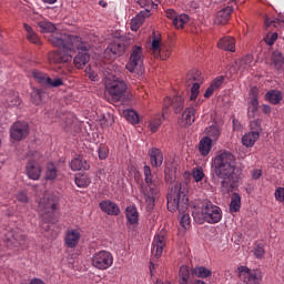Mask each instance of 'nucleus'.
<instances>
[{
	"mask_svg": "<svg viewBox=\"0 0 284 284\" xmlns=\"http://www.w3.org/2000/svg\"><path fill=\"white\" fill-rule=\"evenodd\" d=\"M184 100L181 95L173 97V110L175 114L183 112Z\"/></svg>",
	"mask_w": 284,
	"mask_h": 284,
	"instance_id": "a18cd8bd",
	"label": "nucleus"
},
{
	"mask_svg": "<svg viewBox=\"0 0 284 284\" xmlns=\"http://www.w3.org/2000/svg\"><path fill=\"white\" fill-rule=\"evenodd\" d=\"M38 210L44 221L42 224L45 232H50V223L54 216V211L57 210V200L52 195H44L38 205Z\"/></svg>",
	"mask_w": 284,
	"mask_h": 284,
	"instance_id": "0eeeda50",
	"label": "nucleus"
},
{
	"mask_svg": "<svg viewBox=\"0 0 284 284\" xmlns=\"http://www.w3.org/2000/svg\"><path fill=\"white\" fill-rule=\"evenodd\" d=\"M130 42L125 38H120L113 42H111L105 49V54H113V57H123Z\"/></svg>",
	"mask_w": 284,
	"mask_h": 284,
	"instance_id": "4468645a",
	"label": "nucleus"
},
{
	"mask_svg": "<svg viewBox=\"0 0 284 284\" xmlns=\"http://www.w3.org/2000/svg\"><path fill=\"white\" fill-rule=\"evenodd\" d=\"M274 196L278 203H284V187H277L275 190Z\"/></svg>",
	"mask_w": 284,
	"mask_h": 284,
	"instance_id": "4d7b16f0",
	"label": "nucleus"
},
{
	"mask_svg": "<svg viewBox=\"0 0 284 284\" xmlns=\"http://www.w3.org/2000/svg\"><path fill=\"white\" fill-rule=\"evenodd\" d=\"M152 50L158 57L161 59H170V51L165 53L163 57V51L161 50V38L160 37H154L151 43Z\"/></svg>",
	"mask_w": 284,
	"mask_h": 284,
	"instance_id": "473e14b6",
	"label": "nucleus"
},
{
	"mask_svg": "<svg viewBox=\"0 0 284 284\" xmlns=\"http://www.w3.org/2000/svg\"><path fill=\"white\" fill-rule=\"evenodd\" d=\"M190 199L187 197V184L175 183L171 186V191L168 194V210L169 212H179L180 224L184 230H187L192 223L190 214L187 212Z\"/></svg>",
	"mask_w": 284,
	"mask_h": 284,
	"instance_id": "7ed1b4c3",
	"label": "nucleus"
},
{
	"mask_svg": "<svg viewBox=\"0 0 284 284\" xmlns=\"http://www.w3.org/2000/svg\"><path fill=\"white\" fill-rule=\"evenodd\" d=\"M70 168L73 172H79V170H90V164L81 158H75L71 161Z\"/></svg>",
	"mask_w": 284,
	"mask_h": 284,
	"instance_id": "72a5a7b5",
	"label": "nucleus"
},
{
	"mask_svg": "<svg viewBox=\"0 0 284 284\" xmlns=\"http://www.w3.org/2000/svg\"><path fill=\"white\" fill-rule=\"evenodd\" d=\"M216 89L211 84L207 89H206V91H205V93H204V98L205 99H210V97H212L213 94H214V91H215Z\"/></svg>",
	"mask_w": 284,
	"mask_h": 284,
	"instance_id": "0e129e2a",
	"label": "nucleus"
},
{
	"mask_svg": "<svg viewBox=\"0 0 284 284\" xmlns=\"http://www.w3.org/2000/svg\"><path fill=\"white\" fill-rule=\"evenodd\" d=\"M217 48L226 52H236V40L232 36H225L219 40Z\"/></svg>",
	"mask_w": 284,
	"mask_h": 284,
	"instance_id": "aec40b11",
	"label": "nucleus"
},
{
	"mask_svg": "<svg viewBox=\"0 0 284 284\" xmlns=\"http://www.w3.org/2000/svg\"><path fill=\"white\" fill-rule=\"evenodd\" d=\"M258 111V106H248V116L251 119H254L256 112Z\"/></svg>",
	"mask_w": 284,
	"mask_h": 284,
	"instance_id": "69168bd1",
	"label": "nucleus"
},
{
	"mask_svg": "<svg viewBox=\"0 0 284 284\" xmlns=\"http://www.w3.org/2000/svg\"><path fill=\"white\" fill-rule=\"evenodd\" d=\"M57 176H59V170H57V165H54L52 162L48 163L44 173L45 181H55Z\"/></svg>",
	"mask_w": 284,
	"mask_h": 284,
	"instance_id": "e433bc0d",
	"label": "nucleus"
},
{
	"mask_svg": "<svg viewBox=\"0 0 284 284\" xmlns=\"http://www.w3.org/2000/svg\"><path fill=\"white\" fill-rule=\"evenodd\" d=\"M251 128H252V130H254V128H255V130H260L261 129V120H255V121L251 122Z\"/></svg>",
	"mask_w": 284,
	"mask_h": 284,
	"instance_id": "774afa93",
	"label": "nucleus"
},
{
	"mask_svg": "<svg viewBox=\"0 0 284 284\" xmlns=\"http://www.w3.org/2000/svg\"><path fill=\"white\" fill-rule=\"evenodd\" d=\"M7 103L10 108H17L21 105V99H19V95L13 94L12 97L8 98Z\"/></svg>",
	"mask_w": 284,
	"mask_h": 284,
	"instance_id": "603ef678",
	"label": "nucleus"
},
{
	"mask_svg": "<svg viewBox=\"0 0 284 284\" xmlns=\"http://www.w3.org/2000/svg\"><path fill=\"white\" fill-rule=\"evenodd\" d=\"M182 119L186 125H192L196 119V109L194 106H189L182 114Z\"/></svg>",
	"mask_w": 284,
	"mask_h": 284,
	"instance_id": "c9c22d12",
	"label": "nucleus"
},
{
	"mask_svg": "<svg viewBox=\"0 0 284 284\" xmlns=\"http://www.w3.org/2000/svg\"><path fill=\"white\" fill-rule=\"evenodd\" d=\"M143 175L144 184H141V192L145 196L149 210H152L156 197L159 196V192H161V182L159 179H154V175H152V169L148 165H144L143 168Z\"/></svg>",
	"mask_w": 284,
	"mask_h": 284,
	"instance_id": "39448f33",
	"label": "nucleus"
},
{
	"mask_svg": "<svg viewBox=\"0 0 284 284\" xmlns=\"http://www.w3.org/2000/svg\"><path fill=\"white\" fill-rule=\"evenodd\" d=\"M49 43L60 48V50L49 52V63H70L77 50H85V42L81 37L68 33L51 34Z\"/></svg>",
	"mask_w": 284,
	"mask_h": 284,
	"instance_id": "f03ea898",
	"label": "nucleus"
},
{
	"mask_svg": "<svg viewBox=\"0 0 284 284\" xmlns=\"http://www.w3.org/2000/svg\"><path fill=\"white\" fill-rule=\"evenodd\" d=\"M264 26L267 30L275 28V30H283L284 20L283 18H265Z\"/></svg>",
	"mask_w": 284,
	"mask_h": 284,
	"instance_id": "c756f323",
	"label": "nucleus"
},
{
	"mask_svg": "<svg viewBox=\"0 0 284 284\" xmlns=\"http://www.w3.org/2000/svg\"><path fill=\"white\" fill-rule=\"evenodd\" d=\"M138 3L141 8L149 10V12H151V10H155V8H159V4L154 3L152 0H138Z\"/></svg>",
	"mask_w": 284,
	"mask_h": 284,
	"instance_id": "de8ad7c7",
	"label": "nucleus"
},
{
	"mask_svg": "<svg viewBox=\"0 0 284 284\" xmlns=\"http://www.w3.org/2000/svg\"><path fill=\"white\" fill-rule=\"evenodd\" d=\"M236 65L240 72H247L256 65V59L252 54H246L236 62Z\"/></svg>",
	"mask_w": 284,
	"mask_h": 284,
	"instance_id": "6ab92c4d",
	"label": "nucleus"
},
{
	"mask_svg": "<svg viewBox=\"0 0 284 284\" xmlns=\"http://www.w3.org/2000/svg\"><path fill=\"white\" fill-rule=\"evenodd\" d=\"M174 103V98H165L163 101V113L162 114H168V108H171Z\"/></svg>",
	"mask_w": 284,
	"mask_h": 284,
	"instance_id": "13d9d810",
	"label": "nucleus"
},
{
	"mask_svg": "<svg viewBox=\"0 0 284 284\" xmlns=\"http://www.w3.org/2000/svg\"><path fill=\"white\" fill-rule=\"evenodd\" d=\"M84 44H85L84 50L75 49V52L78 51L79 53L74 58L73 63L75 68H79V69L85 68V64L90 61V54H88V44L87 43Z\"/></svg>",
	"mask_w": 284,
	"mask_h": 284,
	"instance_id": "412c9836",
	"label": "nucleus"
},
{
	"mask_svg": "<svg viewBox=\"0 0 284 284\" xmlns=\"http://www.w3.org/2000/svg\"><path fill=\"white\" fill-rule=\"evenodd\" d=\"M143 59H145V55H143V48L141 45H133L129 62L125 65L126 70L129 72H134L135 70L143 72Z\"/></svg>",
	"mask_w": 284,
	"mask_h": 284,
	"instance_id": "1a4fd4ad",
	"label": "nucleus"
},
{
	"mask_svg": "<svg viewBox=\"0 0 284 284\" xmlns=\"http://www.w3.org/2000/svg\"><path fill=\"white\" fill-rule=\"evenodd\" d=\"M248 106L258 108V97L257 95H254L253 98H251Z\"/></svg>",
	"mask_w": 284,
	"mask_h": 284,
	"instance_id": "338daca9",
	"label": "nucleus"
},
{
	"mask_svg": "<svg viewBox=\"0 0 284 284\" xmlns=\"http://www.w3.org/2000/svg\"><path fill=\"white\" fill-rule=\"evenodd\" d=\"M253 254L257 258H263L265 256V245L263 243L255 244Z\"/></svg>",
	"mask_w": 284,
	"mask_h": 284,
	"instance_id": "09e8293b",
	"label": "nucleus"
},
{
	"mask_svg": "<svg viewBox=\"0 0 284 284\" xmlns=\"http://www.w3.org/2000/svg\"><path fill=\"white\" fill-rule=\"evenodd\" d=\"M201 83H203V77L201 71H191L186 74V85L191 88V101H196L201 90Z\"/></svg>",
	"mask_w": 284,
	"mask_h": 284,
	"instance_id": "f8f14e48",
	"label": "nucleus"
},
{
	"mask_svg": "<svg viewBox=\"0 0 284 284\" xmlns=\"http://www.w3.org/2000/svg\"><path fill=\"white\" fill-rule=\"evenodd\" d=\"M189 22H190V16L182 13V14H179L176 18H174L173 26L178 30L179 29L182 30L183 28H185V23H189Z\"/></svg>",
	"mask_w": 284,
	"mask_h": 284,
	"instance_id": "a19ab883",
	"label": "nucleus"
},
{
	"mask_svg": "<svg viewBox=\"0 0 284 284\" xmlns=\"http://www.w3.org/2000/svg\"><path fill=\"white\" fill-rule=\"evenodd\" d=\"M100 209L110 216H119V214H121V209H119V205L110 200L102 201L100 203Z\"/></svg>",
	"mask_w": 284,
	"mask_h": 284,
	"instance_id": "4be33fe9",
	"label": "nucleus"
},
{
	"mask_svg": "<svg viewBox=\"0 0 284 284\" xmlns=\"http://www.w3.org/2000/svg\"><path fill=\"white\" fill-rule=\"evenodd\" d=\"M41 153L38 151H30L27 153V165H26V172L29 179L32 181H39L41 178V165L39 164L38 161L41 159Z\"/></svg>",
	"mask_w": 284,
	"mask_h": 284,
	"instance_id": "6e6552de",
	"label": "nucleus"
},
{
	"mask_svg": "<svg viewBox=\"0 0 284 284\" xmlns=\"http://www.w3.org/2000/svg\"><path fill=\"white\" fill-rule=\"evenodd\" d=\"M85 74L87 77L90 78L91 81H99V74H97V72H94V70H92V68H87L85 69Z\"/></svg>",
	"mask_w": 284,
	"mask_h": 284,
	"instance_id": "052dcab7",
	"label": "nucleus"
},
{
	"mask_svg": "<svg viewBox=\"0 0 284 284\" xmlns=\"http://www.w3.org/2000/svg\"><path fill=\"white\" fill-rule=\"evenodd\" d=\"M193 219L195 223L203 225V223H210L214 225L221 223L223 219V211L212 202H204L201 212H193Z\"/></svg>",
	"mask_w": 284,
	"mask_h": 284,
	"instance_id": "423d86ee",
	"label": "nucleus"
},
{
	"mask_svg": "<svg viewBox=\"0 0 284 284\" xmlns=\"http://www.w3.org/2000/svg\"><path fill=\"white\" fill-rule=\"evenodd\" d=\"M113 263L114 256L108 251H99L98 253H94L91 258V264L93 267H97V270H108L109 267H112Z\"/></svg>",
	"mask_w": 284,
	"mask_h": 284,
	"instance_id": "9d476101",
	"label": "nucleus"
},
{
	"mask_svg": "<svg viewBox=\"0 0 284 284\" xmlns=\"http://www.w3.org/2000/svg\"><path fill=\"white\" fill-rule=\"evenodd\" d=\"M125 219L128 225H139V210L134 205L125 209Z\"/></svg>",
	"mask_w": 284,
	"mask_h": 284,
	"instance_id": "393cba45",
	"label": "nucleus"
},
{
	"mask_svg": "<svg viewBox=\"0 0 284 284\" xmlns=\"http://www.w3.org/2000/svg\"><path fill=\"white\" fill-rule=\"evenodd\" d=\"M23 28L27 32L28 41H30V43H34V45H41V39H39V36L37 34V32H34L32 27H30V24L28 23H24Z\"/></svg>",
	"mask_w": 284,
	"mask_h": 284,
	"instance_id": "2f4dec72",
	"label": "nucleus"
},
{
	"mask_svg": "<svg viewBox=\"0 0 284 284\" xmlns=\"http://www.w3.org/2000/svg\"><path fill=\"white\" fill-rule=\"evenodd\" d=\"M75 185L78 187H88L90 185V180L85 179V176L75 178Z\"/></svg>",
	"mask_w": 284,
	"mask_h": 284,
	"instance_id": "5fc2aeb1",
	"label": "nucleus"
},
{
	"mask_svg": "<svg viewBox=\"0 0 284 284\" xmlns=\"http://www.w3.org/2000/svg\"><path fill=\"white\" fill-rule=\"evenodd\" d=\"M276 39H278V33L277 32H268L264 37V41H265L266 45H272L273 43L276 42Z\"/></svg>",
	"mask_w": 284,
	"mask_h": 284,
	"instance_id": "3c124183",
	"label": "nucleus"
},
{
	"mask_svg": "<svg viewBox=\"0 0 284 284\" xmlns=\"http://www.w3.org/2000/svg\"><path fill=\"white\" fill-rule=\"evenodd\" d=\"M212 170L215 176L221 181V187L223 192H230L234 190L241 173L236 166V156L230 151L221 150L216 153L212 160Z\"/></svg>",
	"mask_w": 284,
	"mask_h": 284,
	"instance_id": "f257e3e1",
	"label": "nucleus"
},
{
	"mask_svg": "<svg viewBox=\"0 0 284 284\" xmlns=\"http://www.w3.org/2000/svg\"><path fill=\"white\" fill-rule=\"evenodd\" d=\"M261 176H263V171L261 169H254L252 171V179H254L255 181L261 179Z\"/></svg>",
	"mask_w": 284,
	"mask_h": 284,
	"instance_id": "e2e57ef3",
	"label": "nucleus"
},
{
	"mask_svg": "<svg viewBox=\"0 0 284 284\" xmlns=\"http://www.w3.org/2000/svg\"><path fill=\"white\" fill-rule=\"evenodd\" d=\"M223 81H225V77L220 75V77L215 78V79L212 81L211 85H212L215 90H219V88H220L221 85H223Z\"/></svg>",
	"mask_w": 284,
	"mask_h": 284,
	"instance_id": "bf43d9fd",
	"label": "nucleus"
},
{
	"mask_svg": "<svg viewBox=\"0 0 284 284\" xmlns=\"http://www.w3.org/2000/svg\"><path fill=\"white\" fill-rule=\"evenodd\" d=\"M272 61L275 70L277 72H284V57L281 51H274L272 54Z\"/></svg>",
	"mask_w": 284,
	"mask_h": 284,
	"instance_id": "7c9ffc66",
	"label": "nucleus"
},
{
	"mask_svg": "<svg viewBox=\"0 0 284 284\" xmlns=\"http://www.w3.org/2000/svg\"><path fill=\"white\" fill-rule=\"evenodd\" d=\"M180 284H192V274L190 273V267L181 266L179 273Z\"/></svg>",
	"mask_w": 284,
	"mask_h": 284,
	"instance_id": "f704fd0d",
	"label": "nucleus"
},
{
	"mask_svg": "<svg viewBox=\"0 0 284 284\" xmlns=\"http://www.w3.org/2000/svg\"><path fill=\"white\" fill-rule=\"evenodd\" d=\"M24 237L21 233L9 232L7 235V245L8 247H19V245H23Z\"/></svg>",
	"mask_w": 284,
	"mask_h": 284,
	"instance_id": "a878e982",
	"label": "nucleus"
},
{
	"mask_svg": "<svg viewBox=\"0 0 284 284\" xmlns=\"http://www.w3.org/2000/svg\"><path fill=\"white\" fill-rule=\"evenodd\" d=\"M205 134L212 141H219V136H221V129L217 125H211L205 129Z\"/></svg>",
	"mask_w": 284,
	"mask_h": 284,
	"instance_id": "37998d69",
	"label": "nucleus"
},
{
	"mask_svg": "<svg viewBox=\"0 0 284 284\" xmlns=\"http://www.w3.org/2000/svg\"><path fill=\"white\" fill-rule=\"evenodd\" d=\"M101 72L104 77V87L106 92L114 101H121L128 92V84L123 79L116 77L114 64L106 63L102 65Z\"/></svg>",
	"mask_w": 284,
	"mask_h": 284,
	"instance_id": "20e7f679",
	"label": "nucleus"
},
{
	"mask_svg": "<svg viewBox=\"0 0 284 284\" xmlns=\"http://www.w3.org/2000/svg\"><path fill=\"white\" fill-rule=\"evenodd\" d=\"M150 163L152 168H161L163 165V152L160 149L152 148L149 150Z\"/></svg>",
	"mask_w": 284,
	"mask_h": 284,
	"instance_id": "5701e85b",
	"label": "nucleus"
},
{
	"mask_svg": "<svg viewBox=\"0 0 284 284\" xmlns=\"http://www.w3.org/2000/svg\"><path fill=\"white\" fill-rule=\"evenodd\" d=\"M192 176L195 183H201V181H203V178L205 176V173H203V170L201 169H195L193 170Z\"/></svg>",
	"mask_w": 284,
	"mask_h": 284,
	"instance_id": "864d4df0",
	"label": "nucleus"
},
{
	"mask_svg": "<svg viewBox=\"0 0 284 284\" xmlns=\"http://www.w3.org/2000/svg\"><path fill=\"white\" fill-rule=\"evenodd\" d=\"M30 133V126H28V122L18 121L12 124L10 129V136L13 141H22Z\"/></svg>",
	"mask_w": 284,
	"mask_h": 284,
	"instance_id": "2eb2a0df",
	"label": "nucleus"
},
{
	"mask_svg": "<svg viewBox=\"0 0 284 284\" xmlns=\"http://www.w3.org/2000/svg\"><path fill=\"white\" fill-rule=\"evenodd\" d=\"M265 99L271 103L272 105H278L281 101H283V92L278 90H268L265 94Z\"/></svg>",
	"mask_w": 284,
	"mask_h": 284,
	"instance_id": "c85d7f7f",
	"label": "nucleus"
},
{
	"mask_svg": "<svg viewBox=\"0 0 284 284\" xmlns=\"http://www.w3.org/2000/svg\"><path fill=\"white\" fill-rule=\"evenodd\" d=\"M45 99V92L43 91V89H33L31 92V101L36 104V105H41V103H43Z\"/></svg>",
	"mask_w": 284,
	"mask_h": 284,
	"instance_id": "4c0bfd02",
	"label": "nucleus"
},
{
	"mask_svg": "<svg viewBox=\"0 0 284 284\" xmlns=\"http://www.w3.org/2000/svg\"><path fill=\"white\" fill-rule=\"evenodd\" d=\"M192 274L194 276H197V278H210V276H212V271H210L205 266H196L193 270Z\"/></svg>",
	"mask_w": 284,
	"mask_h": 284,
	"instance_id": "79ce46f5",
	"label": "nucleus"
},
{
	"mask_svg": "<svg viewBox=\"0 0 284 284\" xmlns=\"http://www.w3.org/2000/svg\"><path fill=\"white\" fill-rule=\"evenodd\" d=\"M16 199L17 201H19V203H29L30 202V197H28V194L23 191H20L16 194Z\"/></svg>",
	"mask_w": 284,
	"mask_h": 284,
	"instance_id": "6e6d98bb",
	"label": "nucleus"
},
{
	"mask_svg": "<svg viewBox=\"0 0 284 284\" xmlns=\"http://www.w3.org/2000/svg\"><path fill=\"white\" fill-rule=\"evenodd\" d=\"M199 152L202 156H207L212 152V139L204 136L199 142Z\"/></svg>",
	"mask_w": 284,
	"mask_h": 284,
	"instance_id": "cd10ccee",
	"label": "nucleus"
},
{
	"mask_svg": "<svg viewBox=\"0 0 284 284\" xmlns=\"http://www.w3.org/2000/svg\"><path fill=\"white\" fill-rule=\"evenodd\" d=\"M79 241H81V231H79V229H71L65 232L64 245L69 247V250H74V247L79 245Z\"/></svg>",
	"mask_w": 284,
	"mask_h": 284,
	"instance_id": "dca6fc26",
	"label": "nucleus"
},
{
	"mask_svg": "<svg viewBox=\"0 0 284 284\" xmlns=\"http://www.w3.org/2000/svg\"><path fill=\"white\" fill-rule=\"evenodd\" d=\"M165 115L162 114H158L155 116H153L149 123V128L151 130V132H158L159 128H161V125L163 124V118Z\"/></svg>",
	"mask_w": 284,
	"mask_h": 284,
	"instance_id": "ea45409f",
	"label": "nucleus"
},
{
	"mask_svg": "<svg viewBox=\"0 0 284 284\" xmlns=\"http://www.w3.org/2000/svg\"><path fill=\"white\" fill-rule=\"evenodd\" d=\"M32 77L37 81V83H39L43 88H61V85H63V80H61L60 78H55L52 80L48 77L47 73H43L39 70H33Z\"/></svg>",
	"mask_w": 284,
	"mask_h": 284,
	"instance_id": "ddd939ff",
	"label": "nucleus"
},
{
	"mask_svg": "<svg viewBox=\"0 0 284 284\" xmlns=\"http://www.w3.org/2000/svg\"><path fill=\"white\" fill-rule=\"evenodd\" d=\"M124 116L129 123L136 125L139 123V114L134 110H126L124 111Z\"/></svg>",
	"mask_w": 284,
	"mask_h": 284,
	"instance_id": "49530a36",
	"label": "nucleus"
},
{
	"mask_svg": "<svg viewBox=\"0 0 284 284\" xmlns=\"http://www.w3.org/2000/svg\"><path fill=\"white\" fill-rule=\"evenodd\" d=\"M241 210V195L239 193H233L231 196L230 211L239 212Z\"/></svg>",
	"mask_w": 284,
	"mask_h": 284,
	"instance_id": "c03bdc74",
	"label": "nucleus"
},
{
	"mask_svg": "<svg viewBox=\"0 0 284 284\" xmlns=\"http://www.w3.org/2000/svg\"><path fill=\"white\" fill-rule=\"evenodd\" d=\"M165 247V235L158 234L154 236L151 247V254L154 258H161Z\"/></svg>",
	"mask_w": 284,
	"mask_h": 284,
	"instance_id": "f3484780",
	"label": "nucleus"
},
{
	"mask_svg": "<svg viewBox=\"0 0 284 284\" xmlns=\"http://www.w3.org/2000/svg\"><path fill=\"white\" fill-rule=\"evenodd\" d=\"M38 28H40V32L42 33L50 32L51 34H55L54 32L57 31L54 23L45 20L38 22Z\"/></svg>",
	"mask_w": 284,
	"mask_h": 284,
	"instance_id": "58836bf2",
	"label": "nucleus"
},
{
	"mask_svg": "<svg viewBox=\"0 0 284 284\" xmlns=\"http://www.w3.org/2000/svg\"><path fill=\"white\" fill-rule=\"evenodd\" d=\"M232 12H234L233 6L221 9L215 17L214 23L216 26H225L232 19Z\"/></svg>",
	"mask_w": 284,
	"mask_h": 284,
	"instance_id": "a211bd4d",
	"label": "nucleus"
},
{
	"mask_svg": "<svg viewBox=\"0 0 284 284\" xmlns=\"http://www.w3.org/2000/svg\"><path fill=\"white\" fill-rule=\"evenodd\" d=\"M150 17V9H145L141 11L135 18L131 20V30L136 32L141 26H143V21Z\"/></svg>",
	"mask_w": 284,
	"mask_h": 284,
	"instance_id": "b1692460",
	"label": "nucleus"
},
{
	"mask_svg": "<svg viewBox=\"0 0 284 284\" xmlns=\"http://www.w3.org/2000/svg\"><path fill=\"white\" fill-rule=\"evenodd\" d=\"M98 154L101 161H105V159H108L110 154V149L108 148V145L101 144L100 148L98 149Z\"/></svg>",
	"mask_w": 284,
	"mask_h": 284,
	"instance_id": "8fccbe9b",
	"label": "nucleus"
},
{
	"mask_svg": "<svg viewBox=\"0 0 284 284\" xmlns=\"http://www.w3.org/2000/svg\"><path fill=\"white\" fill-rule=\"evenodd\" d=\"M165 14H166V18H168V19H172V21H174V19H176V17H179V16L176 14V11H174V9H168V10L165 11Z\"/></svg>",
	"mask_w": 284,
	"mask_h": 284,
	"instance_id": "680f3d73",
	"label": "nucleus"
},
{
	"mask_svg": "<svg viewBox=\"0 0 284 284\" xmlns=\"http://www.w3.org/2000/svg\"><path fill=\"white\" fill-rule=\"evenodd\" d=\"M260 136L258 131H251L242 136V143L245 148H254V143L258 141Z\"/></svg>",
	"mask_w": 284,
	"mask_h": 284,
	"instance_id": "bb28decb",
	"label": "nucleus"
},
{
	"mask_svg": "<svg viewBox=\"0 0 284 284\" xmlns=\"http://www.w3.org/2000/svg\"><path fill=\"white\" fill-rule=\"evenodd\" d=\"M239 276L244 284H261L263 274L258 270H251L247 266H240Z\"/></svg>",
	"mask_w": 284,
	"mask_h": 284,
	"instance_id": "9b49d317",
	"label": "nucleus"
}]
</instances>
